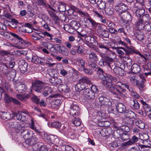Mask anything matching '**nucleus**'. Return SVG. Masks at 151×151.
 <instances>
[{"label":"nucleus","mask_w":151,"mask_h":151,"mask_svg":"<svg viewBox=\"0 0 151 151\" xmlns=\"http://www.w3.org/2000/svg\"><path fill=\"white\" fill-rule=\"evenodd\" d=\"M42 45L44 47L48 49L50 52H54L55 45H53L48 42H43Z\"/></svg>","instance_id":"aec40b11"},{"label":"nucleus","mask_w":151,"mask_h":151,"mask_svg":"<svg viewBox=\"0 0 151 151\" xmlns=\"http://www.w3.org/2000/svg\"><path fill=\"white\" fill-rule=\"evenodd\" d=\"M35 123L32 119L31 121V122L29 124L30 128L35 131H37L36 127L35 125Z\"/></svg>","instance_id":"e2e57ef3"},{"label":"nucleus","mask_w":151,"mask_h":151,"mask_svg":"<svg viewBox=\"0 0 151 151\" xmlns=\"http://www.w3.org/2000/svg\"><path fill=\"white\" fill-rule=\"evenodd\" d=\"M114 72L116 74L122 76L124 74V71L122 68L117 66L114 69Z\"/></svg>","instance_id":"72a5a7b5"},{"label":"nucleus","mask_w":151,"mask_h":151,"mask_svg":"<svg viewBox=\"0 0 151 151\" xmlns=\"http://www.w3.org/2000/svg\"><path fill=\"white\" fill-rule=\"evenodd\" d=\"M13 115V117H16L17 119L19 120L22 121L24 119V116H23L22 114L19 113H14Z\"/></svg>","instance_id":"8fccbe9b"},{"label":"nucleus","mask_w":151,"mask_h":151,"mask_svg":"<svg viewBox=\"0 0 151 151\" xmlns=\"http://www.w3.org/2000/svg\"><path fill=\"white\" fill-rule=\"evenodd\" d=\"M60 101L58 99H54L51 103V107L53 109H58L60 105Z\"/></svg>","instance_id":"4be33fe9"},{"label":"nucleus","mask_w":151,"mask_h":151,"mask_svg":"<svg viewBox=\"0 0 151 151\" xmlns=\"http://www.w3.org/2000/svg\"><path fill=\"white\" fill-rule=\"evenodd\" d=\"M145 13V10L143 9H138L136 10L135 14L138 19H140Z\"/></svg>","instance_id":"473e14b6"},{"label":"nucleus","mask_w":151,"mask_h":151,"mask_svg":"<svg viewBox=\"0 0 151 151\" xmlns=\"http://www.w3.org/2000/svg\"><path fill=\"white\" fill-rule=\"evenodd\" d=\"M127 48H128L127 49L123 47H119V48L123 50L125 52L126 55H129L130 54H132L134 53L137 54L138 52L137 50L132 48L129 47L128 46H127Z\"/></svg>","instance_id":"6ab92c4d"},{"label":"nucleus","mask_w":151,"mask_h":151,"mask_svg":"<svg viewBox=\"0 0 151 151\" xmlns=\"http://www.w3.org/2000/svg\"><path fill=\"white\" fill-rule=\"evenodd\" d=\"M52 91V90L50 87L45 86L41 93L44 96H46L51 93Z\"/></svg>","instance_id":"cd10ccee"},{"label":"nucleus","mask_w":151,"mask_h":151,"mask_svg":"<svg viewBox=\"0 0 151 151\" xmlns=\"http://www.w3.org/2000/svg\"><path fill=\"white\" fill-rule=\"evenodd\" d=\"M96 62H94V61H89L88 63V66L91 68V69L93 70L94 71L96 70L97 68V65L96 64Z\"/></svg>","instance_id":"4c0bfd02"},{"label":"nucleus","mask_w":151,"mask_h":151,"mask_svg":"<svg viewBox=\"0 0 151 151\" xmlns=\"http://www.w3.org/2000/svg\"><path fill=\"white\" fill-rule=\"evenodd\" d=\"M97 32L102 36L105 38H107L109 36V33L108 32L104 29L103 27L101 26H99L98 27L97 29Z\"/></svg>","instance_id":"2eb2a0df"},{"label":"nucleus","mask_w":151,"mask_h":151,"mask_svg":"<svg viewBox=\"0 0 151 151\" xmlns=\"http://www.w3.org/2000/svg\"><path fill=\"white\" fill-rule=\"evenodd\" d=\"M137 39L139 41H141L143 39L144 34L141 32H139L136 35Z\"/></svg>","instance_id":"052dcab7"},{"label":"nucleus","mask_w":151,"mask_h":151,"mask_svg":"<svg viewBox=\"0 0 151 151\" xmlns=\"http://www.w3.org/2000/svg\"><path fill=\"white\" fill-rule=\"evenodd\" d=\"M111 76V78H111V81H110L109 82V83H107V82H106V84L105 85V86L108 88H109L110 89V91H111V87L113 85L111 86V82L113 81H114V82H115V81H117V79H116V78H115V77H113L112 76Z\"/></svg>","instance_id":"49530a36"},{"label":"nucleus","mask_w":151,"mask_h":151,"mask_svg":"<svg viewBox=\"0 0 151 151\" xmlns=\"http://www.w3.org/2000/svg\"><path fill=\"white\" fill-rule=\"evenodd\" d=\"M128 9L127 6L123 3H120L115 7V9L117 12H119V14L126 11Z\"/></svg>","instance_id":"4468645a"},{"label":"nucleus","mask_w":151,"mask_h":151,"mask_svg":"<svg viewBox=\"0 0 151 151\" xmlns=\"http://www.w3.org/2000/svg\"><path fill=\"white\" fill-rule=\"evenodd\" d=\"M108 67H109L111 70H114V69L117 67L116 66L113 60L111 61L107 65Z\"/></svg>","instance_id":"bf43d9fd"},{"label":"nucleus","mask_w":151,"mask_h":151,"mask_svg":"<svg viewBox=\"0 0 151 151\" xmlns=\"http://www.w3.org/2000/svg\"><path fill=\"white\" fill-rule=\"evenodd\" d=\"M26 90L25 85L23 84H20L17 88V91H18L19 93H21L24 92Z\"/></svg>","instance_id":"79ce46f5"},{"label":"nucleus","mask_w":151,"mask_h":151,"mask_svg":"<svg viewBox=\"0 0 151 151\" xmlns=\"http://www.w3.org/2000/svg\"><path fill=\"white\" fill-rule=\"evenodd\" d=\"M131 70L134 73H139L140 70V68L139 65L137 64H134L131 66Z\"/></svg>","instance_id":"a878e982"},{"label":"nucleus","mask_w":151,"mask_h":151,"mask_svg":"<svg viewBox=\"0 0 151 151\" xmlns=\"http://www.w3.org/2000/svg\"><path fill=\"white\" fill-rule=\"evenodd\" d=\"M71 28L75 30L78 29L80 26V24L77 21L73 20L70 23Z\"/></svg>","instance_id":"c85d7f7f"},{"label":"nucleus","mask_w":151,"mask_h":151,"mask_svg":"<svg viewBox=\"0 0 151 151\" xmlns=\"http://www.w3.org/2000/svg\"><path fill=\"white\" fill-rule=\"evenodd\" d=\"M89 61L97 62L99 58L97 55L94 52H92L89 54Z\"/></svg>","instance_id":"c756f323"},{"label":"nucleus","mask_w":151,"mask_h":151,"mask_svg":"<svg viewBox=\"0 0 151 151\" xmlns=\"http://www.w3.org/2000/svg\"><path fill=\"white\" fill-rule=\"evenodd\" d=\"M128 127L124 126H122L119 127L117 130H114L112 134V136L115 139H117L121 137L123 131L126 132V129Z\"/></svg>","instance_id":"0eeeda50"},{"label":"nucleus","mask_w":151,"mask_h":151,"mask_svg":"<svg viewBox=\"0 0 151 151\" xmlns=\"http://www.w3.org/2000/svg\"><path fill=\"white\" fill-rule=\"evenodd\" d=\"M1 116V118L3 119L9 120L11 118V114L8 112H2Z\"/></svg>","instance_id":"e433bc0d"},{"label":"nucleus","mask_w":151,"mask_h":151,"mask_svg":"<svg viewBox=\"0 0 151 151\" xmlns=\"http://www.w3.org/2000/svg\"><path fill=\"white\" fill-rule=\"evenodd\" d=\"M0 71L2 72L3 74L6 76L9 73V70L7 66L6 65H4L0 66Z\"/></svg>","instance_id":"58836bf2"},{"label":"nucleus","mask_w":151,"mask_h":151,"mask_svg":"<svg viewBox=\"0 0 151 151\" xmlns=\"http://www.w3.org/2000/svg\"><path fill=\"white\" fill-rule=\"evenodd\" d=\"M29 96V94H25L24 95L18 94L17 97L18 99L22 101H25L28 99Z\"/></svg>","instance_id":"a19ab883"},{"label":"nucleus","mask_w":151,"mask_h":151,"mask_svg":"<svg viewBox=\"0 0 151 151\" xmlns=\"http://www.w3.org/2000/svg\"><path fill=\"white\" fill-rule=\"evenodd\" d=\"M129 131V130L128 131L127 130V132H125V133L123 132V133L122 134L121 137V139L123 141L127 140L129 139V134L127 133Z\"/></svg>","instance_id":"a18cd8bd"},{"label":"nucleus","mask_w":151,"mask_h":151,"mask_svg":"<svg viewBox=\"0 0 151 151\" xmlns=\"http://www.w3.org/2000/svg\"><path fill=\"white\" fill-rule=\"evenodd\" d=\"M77 61L78 63V69L79 70L82 71L85 67V61L82 58H79L77 59Z\"/></svg>","instance_id":"393cba45"},{"label":"nucleus","mask_w":151,"mask_h":151,"mask_svg":"<svg viewBox=\"0 0 151 151\" xmlns=\"http://www.w3.org/2000/svg\"><path fill=\"white\" fill-rule=\"evenodd\" d=\"M130 106L134 110H138L140 107V104L137 100L133 99L130 100L129 102Z\"/></svg>","instance_id":"a211bd4d"},{"label":"nucleus","mask_w":151,"mask_h":151,"mask_svg":"<svg viewBox=\"0 0 151 151\" xmlns=\"http://www.w3.org/2000/svg\"><path fill=\"white\" fill-rule=\"evenodd\" d=\"M58 89L59 91L63 92L68 93L69 91V89L66 84H61L58 86Z\"/></svg>","instance_id":"b1692460"},{"label":"nucleus","mask_w":151,"mask_h":151,"mask_svg":"<svg viewBox=\"0 0 151 151\" xmlns=\"http://www.w3.org/2000/svg\"><path fill=\"white\" fill-rule=\"evenodd\" d=\"M105 11L106 14L109 16L113 14V9L110 7L106 8Z\"/></svg>","instance_id":"5fc2aeb1"},{"label":"nucleus","mask_w":151,"mask_h":151,"mask_svg":"<svg viewBox=\"0 0 151 151\" xmlns=\"http://www.w3.org/2000/svg\"><path fill=\"white\" fill-rule=\"evenodd\" d=\"M85 73L88 74V75H91L93 74L94 71L92 69H86L85 68V67L84 68V69L82 70Z\"/></svg>","instance_id":"0e129e2a"},{"label":"nucleus","mask_w":151,"mask_h":151,"mask_svg":"<svg viewBox=\"0 0 151 151\" xmlns=\"http://www.w3.org/2000/svg\"><path fill=\"white\" fill-rule=\"evenodd\" d=\"M18 40L16 47L19 49H23L25 47H27L30 44L29 42L24 40L21 37Z\"/></svg>","instance_id":"6e6552de"},{"label":"nucleus","mask_w":151,"mask_h":151,"mask_svg":"<svg viewBox=\"0 0 151 151\" xmlns=\"http://www.w3.org/2000/svg\"><path fill=\"white\" fill-rule=\"evenodd\" d=\"M5 99L6 102L7 103H9L12 101L13 103L16 104L20 105V102L17 99L10 96L6 94L5 96Z\"/></svg>","instance_id":"f3484780"},{"label":"nucleus","mask_w":151,"mask_h":151,"mask_svg":"<svg viewBox=\"0 0 151 151\" xmlns=\"http://www.w3.org/2000/svg\"><path fill=\"white\" fill-rule=\"evenodd\" d=\"M21 135L25 139H26L30 138L31 137L33 134V132L32 131L27 129H25L24 127H23L20 132Z\"/></svg>","instance_id":"f8f14e48"},{"label":"nucleus","mask_w":151,"mask_h":151,"mask_svg":"<svg viewBox=\"0 0 151 151\" xmlns=\"http://www.w3.org/2000/svg\"><path fill=\"white\" fill-rule=\"evenodd\" d=\"M98 8L100 9H104L106 6V3L102 0H98L96 3Z\"/></svg>","instance_id":"f704fd0d"},{"label":"nucleus","mask_w":151,"mask_h":151,"mask_svg":"<svg viewBox=\"0 0 151 151\" xmlns=\"http://www.w3.org/2000/svg\"><path fill=\"white\" fill-rule=\"evenodd\" d=\"M124 115L127 118L134 119L136 116L135 114L131 110H127L124 113Z\"/></svg>","instance_id":"dca6fc26"},{"label":"nucleus","mask_w":151,"mask_h":151,"mask_svg":"<svg viewBox=\"0 0 151 151\" xmlns=\"http://www.w3.org/2000/svg\"><path fill=\"white\" fill-rule=\"evenodd\" d=\"M99 100L101 105H104L106 106H111L112 103L110 99L103 96H101L99 98Z\"/></svg>","instance_id":"9b49d317"},{"label":"nucleus","mask_w":151,"mask_h":151,"mask_svg":"<svg viewBox=\"0 0 151 151\" xmlns=\"http://www.w3.org/2000/svg\"><path fill=\"white\" fill-rule=\"evenodd\" d=\"M51 11H48V13L50 15V17L52 18L54 20H58L59 18L57 16L56 14L54 12Z\"/></svg>","instance_id":"de8ad7c7"},{"label":"nucleus","mask_w":151,"mask_h":151,"mask_svg":"<svg viewBox=\"0 0 151 151\" xmlns=\"http://www.w3.org/2000/svg\"><path fill=\"white\" fill-rule=\"evenodd\" d=\"M19 68L20 72L22 73H24L27 71V67L28 63L24 60H20L19 63Z\"/></svg>","instance_id":"ddd939ff"},{"label":"nucleus","mask_w":151,"mask_h":151,"mask_svg":"<svg viewBox=\"0 0 151 151\" xmlns=\"http://www.w3.org/2000/svg\"><path fill=\"white\" fill-rule=\"evenodd\" d=\"M94 37H91L90 36H86L85 38V40L87 42L91 43V42L94 40Z\"/></svg>","instance_id":"774afa93"},{"label":"nucleus","mask_w":151,"mask_h":151,"mask_svg":"<svg viewBox=\"0 0 151 151\" xmlns=\"http://www.w3.org/2000/svg\"><path fill=\"white\" fill-rule=\"evenodd\" d=\"M10 54V52L8 51H5L2 50L1 51V55L4 56H7V58H8L9 61L11 60V58L8 55Z\"/></svg>","instance_id":"13d9d810"},{"label":"nucleus","mask_w":151,"mask_h":151,"mask_svg":"<svg viewBox=\"0 0 151 151\" xmlns=\"http://www.w3.org/2000/svg\"><path fill=\"white\" fill-rule=\"evenodd\" d=\"M66 3L61 2H59L58 6V9L60 12H64L66 10Z\"/></svg>","instance_id":"c9c22d12"},{"label":"nucleus","mask_w":151,"mask_h":151,"mask_svg":"<svg viewBox=\"0 0 151 151\" xmlns=\"http://www.w3.org/2000/svg\"><path fill=\"white\" fill-rule=\"evenodd\" d=\"M61 126V123L58 121L52 122L51 124V126L52 127L57 129H59Z\"/></svg>","instance_id":"603ef678"},{"label":"nucleus","mask_w":151,"mask_h":151,"mask_svg":"<svg viewBox=\"0 0 151 151\" xmlns=\"http://www.w3.org/2000/svg\"><path fill=\"white\" fill-rule=\"evenodd\" d=\"M116 108L118 112L120 113L124 112L126 110V106L122 103L118 104L116 106Z\"/></svg>","instance_id":"5701e85b"},{"label":"nucleus","mask_w":151,"mask_h":151,"mask_svg":"<svg viewBox=\"0 0 151 151\" xmlns=\"http://www.w3.org/2000/svg\"><path fill=\"white\" fill-rule=\"evenodd\" d=\"M96 74L98 78L101 80L103 82V83L105 86L106 82L109 83V81H111V75L108 74L100 67H98L96 70Z\"/></svg>","instance_id":"f03ea898"},{"label":"nucleus","mask_w":151,"mask_h":151,"mask_svg":"<svg viewBox=\"0 0 151 151\" xmlns=\"http://www.w3.org/2000/svg\"><path fill=\"white\" fill-rule=\"evenodd\" d=\"M87 20L89 21L91 24L94 27L97 26L98 23L96 22L91 17H89L87 18Z\"/></svg>","instance_id":"69168bd1"},{"label":"nucleus","mask_w":151,"mask_h":151,"mask_svg":"<svg viewBox=\"0 0 151 151\" xmlns=\"http://www.w3.org/2000/svg\"><path fill=\"white\" fill-rule=\"evenodd\" d=\"M55 48L54 52H58L63 56H68L69 50L64 46H61L59 44H55Z\"/></svg>","instance_id":"20e7f679"},{"label":"nucleus","mask_w":151,"mask_h":151,"mask_svg":"<svg viewBox=\"0 0 151 151\" xmlns=\"http://www.w3.org/2000/svg\"><path fill=\"white\" fill-rule=\"evenodd\" d=\"M79 82L81 83L84 84H89L91 83V81L87 77H84L80 79Z\"/></svg>","instance_id":"3c124183"},{"label":"nucleus","mask_w":151,"mask_h":151,"mask_svg":"<svg viewBox=\"0 0 151 151\" xmlns=\"http://www.w3.org/2000/svg\"><path fill=\"white\" fill-rule=\"evenodd\" d=\"M7 127L12 128V131L18 133L19 132L20 130L22 128V126L17 122H10L9 123H5Z\"/></svg>","instance_id":"39448f33"},{"label":"nucleus","mask_w":151,"mask_h":151,"mask_svg":"<svg viewBox=\"0 0 151 151\" xmlns=\"http://www.w3.org/2000/svg\"><path fill=\"white\" fill-rule=\"evenodd\" d=\"M144 25L143 21L142 19L137 21L135 24L136 27L138 30H140L143 29Z\"/></svg>","instance_id":"ea45409f"},{"label":"nucleus","mask_w":151,"mask_h":151,"mask_svg":"<svg viewBox=\"0 0 151 151\" xmlns=\"http://www.w3.org/2000/svg\"><path fill=\"white\" fill-rule=\"evenodd\" d=\"M135 123L136 125L140 128L142 129L144 127V124L143 122L140 120H137L135 122Z\"/></svg>","instance_id":"6e6d98bb"},{"label":"nucleus","mask_w":151,"mask_h":151,"mask_svg":"<svg viewBox=\"0 0 151 151\" xmlns=\"http://www.w3.org/2000/svg\"><path fill=\"white\" fill-rule=\"evenodd\" d=\"M76 90L78 91H80L82 90H83L85 89V85L83 83H81L79 81V82L76 84L75 86Z\"/></svg>","instance_id":"bb28decb"},{"label":"nucleus","mask_w":151,"mask_h":151,"mask_svg":"<svg viewBox=\"0 0 151 151\" xmlns=\"http://www.w3.org/2000/svg\"><path fill=\"white\" fill-rule=\"evenodd\" d=\"M44 6L46 9V10L47 12H48V11H50L49 9H51L54 12H55V10L54 8H52L47 3H45Z\"/></svg>","instance_id":"338daca9"},{"label":"nucleus","mask_w":151,"mask_h":151,"mask_svg":"<svg viewBox=\"0 0 151 151\" xmlns=\"http://www.w3.org/2000/svg\"><path fill=\"white\" fill-rule=\"evenodd\" d=\"M71 122L75 126H79L81 124V121L78 118H74L71 120Z\"/></svg>","instance_id":"c03bdc74"},{"label":"nucleus","mask_w":151,"mask_h":151,"mask_svg":"<svg viewBox=\"0 0 151 151\" xmlns=\"http://www.w3.org/2000/svg\"><path fill=\"white\" fill-rule=\"evenodd\" d=\"M45 86V84L40 81H35L32 83V89L36 92L41 93Z\"/></svg>","instance_id":"7ed1b4c3"},{"label":"nucleus","mask_w":151,"mask_h":151,"mask_svg":"<svg viewBox=\"0 0 151 151\" xmlns=\"http://www.w3.org/2000/svg\"><path fill=\"white\" fill-rule=\"evenodd\" d=\"M75 49L78 53H81L83 51V47L82 46L80 45L75 47Z\"/></svg>","instance_id":"4d7b16f0"},{"label":"nucleus","mask_w":151,"mask_h":151,"mask_svg":"<svg viewBox=\"0 0 151 151\" xmlns=\"http://www.w3.org/2000/svg\"><path fill=\"white\" fill-rule=\"evenodd\" d=\"M143 29L147 32H149L151 31V23H146L143 25Z\"/></svg>","instance_id":"37998d69"},{"label":"nucleus","mask_w":151,"mask_h":151,"mask_svg":"<svg viewBox=\"0 0 151 151\" xmlns=\"http://www.w3.org/2000/svg\"><path fill=\"white\" fill-rule=\"evenodd\" d=\"M100 55L102 58L104 60L107 64V65L110 62H111V61H113L112 58H110L104 53H101Z\"/></svg>","instance_id":"7c9ffc66"},{"label":"nucleus","mask_w":151,"mask_h":151,"mask_svg":"<svg viewBox=\"0 0 151 151\" xmlns=\"http://www.w3.org/2000/svg\"><path fill=\"white\" fill-rule=\"evenodd\" d=\"M83 94L88 100L93 99L95 97V94L88 88H86L83 90Z\"/></svg>","instance_id":"1a4fd4ad"},{"label":"nucleus","mask_w":151,"mask_h":151,"mask_svg":"<svg viewBox=\"0 0 151 151\" xmlns=\"http://www.w3.org/2000/svg\"><path fill=\"white\" fill-rule=\"evenodd\" d=\"M77 13L83 17H86L87 18L89 17V14L87 12H84L82 11H77Z\"/></svg>","instance_id":"680f3d73"},{"label":"nucleus","mask_w":151,"mask_h":151,"mask_svg":"<svg viewBox=\"0 0 151 151\" xmlns=\"http://www.w3.org/2000/svg\"><path fill=\"white\" fill-rule=\"evenodd\" d=\"M32 62L35 64L43 63H44V59L37 55H33L32 58Z\"/></svg>","instance_id":"412c9836"},{"label":"nucleus","mask_w":151,"mask_h":151,"mask_svg":"<svg viewBox=\"0 0 151 151\" xmlns=\"http://www.w3.org/2000/svg\"><path fill=\"white\" fill-rule=\"evenodd\" d=\"M45 141L48 143H50L52 142L54 137L52 135H48L47 134L45 135Z\"/></svg>","instance_id":"864d4df0"},{"label":"nucleus","mask_w":151,"mask_h":151,"mask_svg":"<svg viewBox=\"0 0 151 151\" xmlns=\"http://www.w3.org/2000/svg\"><path fill=\"white\" fill-rule=\"evenodd\" d=\"M143 144H145L144 145H142L140 146L142 148L145 147H148V149L147 150H148L149 151L151 150V147H150L151 145V144L150 143V142L149 139H147V140H143Z\"/></svg>","instance_id":"2f4dec72"},{"label":"nucleus","mask_w":151,"mask_h":151,"mask_svg":"<svg viewBox=\"0 0 151 151\" xmlns=\"http://www.w3.org/2000/svg\"><path fill=\"white\" fill-rule=\"evenodd\" d=\"M124 85L130 91H133V89L132 87H130L128 83H123L120 82H117L116 84L113 85L111 87V92L113 95L117 96H123V93L126 92V90L122 86Z\"/></svg>","instance_id":"f257e3e1"},{"label":"nucleus","mask_w":151,"mask_h":151,"mask_svg":"<svg viewBox=\"0 0 151 151\" xmlns=\"http://www.w3.org/2000/svg\"><path fill=\"white\" fill-rule=\"evenodd\" d=\"M93 12L94 14L96 17L100 18V19H101L103 16L102 14L104 13L103 11H100L99 12H97L95 10H93Z\"/></svg>","instance_id":"09e8293b"},{"label":"nucleus","mask_w":151,"mask_h":151,"mask_svg":"<svg viewBox=\"0 0 151 151\" xmlns=\"http://www.w3.org/2000/svg\"><path fill=\"white\" fill-rule=\"evenodd\" d=\"M120 17L123 20L127 21L129 22L132 20V17L131 14L128 11H125L120 14Z\"/></svg>","instance_id":"9d476101"},{"label":"nucleus","mask_w":151,"mask_h":151,"mask_svg":"<svg viewBox=\"0 0 151 151\" xmlns=\"http://www.w3.org/2000/svg\"><path fill=\"white\" fill-rule=\"evenodd\" d=\"M70 104V115L74 116L78 115L79 114L80 109L79 106L76 104L75 102L71 101Z\"/></svg>","instance_id":"423d86ee"}]
</instances>
